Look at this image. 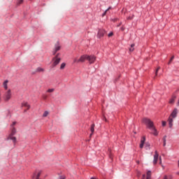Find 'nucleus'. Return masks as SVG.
I'll use <instances>...</instances> for the list:
<instances>
[{
  "instance_id": "nucleus-1",
  "label": "nucleus",
  "mask_w": 179,
  "mask_h": 179,
  "mask_svg": "<svg viewBox=\"0 0 179 179\" xmlns=\"http://www.w3.org/2000/svg\"><path fill=\"white\" fill-rule=\"evenodd\" d=\"M143 122L145 124V125H146L147 128L150 129V131H152V134L155 135V136H157V135H159L157 129H156V127H155L153 121H151L149 118L144 117L143 119Z\"/></svg>"
},
{
  "instance_id": "nucleus-2",
  "label": "nucleus",
  "mask_w": 179,
  "mask_h": 179,
  "mask_svg": "<svg viewBox=\"0 0 179 179\" xmlns=\"http://www.w3.org/2000/svg\"><path fill=\"white\" fill-rule=\"evenodd\" d=\"M90 62V56L87 55H84L80 57V59H74L73 64H78V62H85V61Z\"/></svg>"
},
{
  "instance_id": "nucleus-3",
  "label": "nucleus",
  "mask_w": 179,
  "mask_h": 179,
  "mask_svg": "<svg viewBox=\"0 0 179 179\" xmlns=\"http://www.w3.org/2000/svg\"><path fill=\"white\" fill-rule=\"evenodd\" d=\"M12 97V92L10 90H8L7 92H5L3 99L5 101H9Z\"/></svg>"
},
{
  "instance_id": "nucleus-4",
  "label": "nucleus",
  "mask_w": 179,
  "mask_h": 179,
  "mask_svg": "<svg viewBox=\"0 0 179 179\" xmlns=\"http://www.w3.org/2000/svg\"><path fill=\"white\" fill-rule=\"evenodd\" d=\"M52 62H53L52 64V68H55V66H57V65L61 62V59L60 57H58V56H55L52 58Z\"/></svg>"
},
{
  "instance_id": "nucleus-5",
  "label": "nucleus",
  "mask_w": 179,
  "mask_h": 179,
  "mask_svg": "<svg viewBox=\"0 0 179 179\" xmlns=\"http://www.w3.org/2000/svg\"><path fill=\"white\" fill-rule=\"evenodd\" d=\"M105 34H106V31L104 29H99L97 37L98 38H101L102 37H104Z\"/></svg>"
},
{
  "instance_id": "nucleus-6",
  "label": "nucleus",
  "mask_w": 179,
  "mask_h": 179,
  "mask_svg": "<svg viewBox=\"0 0 179 179\" xmlns=\"http://www.w3.org/2000/svg\"><path fill=\"white\" fill-rule=\"evenodd\" d=\"M157 160H159V153L157 150H155L154 155L153 164H157Z\"/></svg>"
},
{
  "instance_id": "nucleus-7",
  "label": "nucleus",
  "mask_w": 179,
  "mask_h": 179,
  "mask_svg": "<svg viewBox=\"0 0 179 179\" xmlns=\"http://www.w3.org/2000/svg\"><path fill=\"white\" fill-rule=\"evenodd\" d=\"M177 114H178V109H177V108H174V110L171 113V117H172V118H176L177 117Z\"/></svg>"
},
{
  "instance_id": "nucleus-8",
  "label": "nucleus",
  "mask_w": 179,
  "mask_h": 179,
  "mask_svg": "<svg viewBox=\"0 0 179 179\" xmlns=\"http://www.w3.org/2000/svg\"><path fill=\"white\" fill-rule=\"evenodd\" d=\"M168 122H169V128H173V120L171 117V116H170L168 119Z\"/></svg>"
},
{
  "instance_id": "nucleus-9",
  "label": "nucleus",
  "mask_w": 179,
  "mask_h": 179,
  "mask_svg": "<svg viewBox=\"0 0 179 179\" xmlns=\"http://www.w3.org/2000/svg\"><path fill=\"white\" fill-rule=\"evenodd\" d=\"M9 139H10V141H13V143H16V137L10 134L8 136V138H7V141H9Z\"/></svg>"
},
{
  "instance_id": "nucleus-10",
  "label": "nucleus",
  "mask_w": 179,
  "mask_h": 179,
  "mask_svg": "<svg viewBox=\"0 0 179 179\" xmlns=\"http://www.w3.org/2000/svg\"><path fill=\"white\" fill-rule=\"evenodd\" d=\"M176 99H177V96L176 95H173L169 100V104H174V101H176Z\"/></svg>"
},
{
  "instance_id": "nucleus-11",
  "label": "nucleus",
  "mask_w": 179,
  "mask_h": 179,
  "mask_svg": "<svg viewBox=\"0 0 179 179\" xmlns=\"http://www.w3.org/2000/svg\"><path fill=\"white\" fill-rule=\"evenodd\" d=\"M61 50V45H59V42H57V43L55 45V50L59 51Z\"/></svg>"
},
{
  "instance_id": "nucleus-12",
  "label": "nucleus",
  "mask_w": 179,
  "mask_h": 179,
  "mask_svg": "<svg viewBox=\"0 0 179 179\" xmlns=\"http://www.w3.org/2000/svg\"><path fill=\"white\" fill-rule=\"evenodd\" d=\"M22 107H27V110L30 109V104H29V103L24 101L22 103Z\"/></svg>"
},
{
  "instance_id": "nucleus-13",
  "label": "nucleus",
  "mask_w": 179,
  "mask_h": 179,
  "mask_svg": "<svg viewBox=\"0 0 179 179\" xmlns=\"http://www.w3.org/2000/svg\"><path fill=\"white\" fill-rule=\"evenodd\" d=\"M96 61V57L94 55L90 56V64H93Z\"/></svg>"
},
{
  "instance_id": "nucleus-14",
  "label": "nucleus",
  "mask_w": 179,
  "mask_h": 179,
  "mask_svg": "<svg viewBox=\"0 0 179 179\" xmlns=\"http://www.w3.org/2000/svg\"><path fill=\"white\" fill-rule=\"evenodd\" d=\"M90 131H91L90 136H92V135H93V132H94V124H92L91 125Z\"/></svg>"
},
{
  "instance_id": "nucleus-15",
  "label": "nucleus",
  "mask_w": 179,
  "mask_h": 179,
  "mask_svg": "<svg viewBox=\"0 0 179 179\" xmlns=\"http://www.w3.org/2000/svg\"><path fill=\"white\" fill-rule=\"evenodd\" d=\"M8 80H6L4 82H3V87L6 90H8Z\"/></svg>"
},
{
  "instance_id": "nucleus-16",
  "label": "nucleus",
  "mask_w": 179,
  "mask_h": 179,
  "mask_svg": "<svg viewBox=\"0 0 179 179\" xmlns=\"http://www.w3.org/2000/svg\"><path fill=\"white\" fill-rule=\"evenodd\" d=\"M11 133L10 135L14 136L16 134V128L15 127H11Z\"/></svg>"
},
{
  "instance_id": "nucleus-17",
  "label": "nucleus",
  "mask_w": 179,
  "mask_h": 179,
  "mask_svg": "<svg viewBox=\"0 0 179 179\" xmlns=\"http://www.w3.org/2000/svg\"><path fill=\"white\" fill-rule=\"evenodd\" d=\"M145 148V150H150V143H146Z\"/></svg>"
},
{
  "instance_id": "nucleus-18",
  "label": "nucleus",
  "mask_w": 179,
  "mask_h": 179,
  "mask_svg": "<svg viewBox=\"0 0 179 179\" xmlns=\"http://www.w3.org/2000/svg\"><path fill=\"white\" fill-rule=\"evenodd\" d=\"M152 171H148V172H147V177H146V179H150V177H151V176H152Z\"/></svg>"
},
{
  "instance_id": "nucleus-19",
  "label": "nucleus",
  "mask_w": 179,
  "mask_h": 179,
  "mask_svg": "<svg viewBox=\"0 0 179 179\" xmlns=\"http://www.w3.org/2000/svg\"><path fill=\"white\" fill-rule=\"evenodd\" d=\"M36 72H44V69L41 67H38L36 70Z\"/></svg>"
},
{
  "instance_id": "nucleus-20",
  "label": "nucleus",
  "mask_w": 179,
  "mask_h": 179,
  "mask_svg": "<svg viewBox=\"0 0 179 179\" xmlns=\"http://www.w3.org/2000/svg\"><path fill=\"white\" fill-rule=\"evenodd\" d=\"M23 3V0H17V5L19 6L20 5H22Z\"/></svg>"
},
{
  "instance_id": "nucleus-21",
  "label": "nucleus",
  "mask_w": 179,
  "mask_h": 179,
  "mask_svg": "<svg viewBox=\"0 0 179 179\" xmlns=\"http://www.w3.org/2000/svg\"><path fill=\"white\" fill-rule=\"evenodd\" d=\"M145 141H146V138L145 136H143L141 141V143H143V145H145Z\"/></svg>"
},
{
  "instance_id": "nucleus-22",
  "label": "nucleus",
  "mask_w": 179,
  "mask_h": 179,
  "mask_svg": "<svg viewBox=\"0 0 179 179\" xmlns=\"http://www.w3.org/2000/svg\"><path fill=\"white\" fill-rule=\"evenodd\" d=\"M66 66V64L62 63L60 66V69H64Z\"/></svg>"
},
{
  "instance_id": "nucleus-23",
  "label": "nucleus",
  "mask_w": 179,
  "mask_h": 179,
  "mask_svg": "<svg viewBox=\"0 0 179 179\" xmlns=\"http://www.w3.org/2000/svg\"><path fill=\"white\" fill-rule=\"evenodd\" d=\"M54 88H52V89H48V90H47V92H48V93H52V92H54Z\"/></svg>"
},
{
  "instance_id": "nucleus-24",
  "label": "nucleus",
  "mask_w": 179,
  "mask_h": 179,
  "mask_svg": "<svg viewBox=\"0 0 179 179\" xmlns=\"http://www.w3.org/2000/svg\"><path fill=\"white\" fill-rule=\"evenodd\" d=\"M48 115V111L45 110L43 115V117H47Z\"/></svg>"
},
{
  "instance_id": "nucleus-25",
  "label": "nucleus",
  "mask_w": 179,
  "mask_h": 179,
  "mask_svg": "<svg viewBox=\"0 0 179 179\" xmlns=\"http://www.w3.org/2000/svg\"><path fill=\"white\" fill-rule=\"evenodd\" d=\"M15 125H16V122H13L12 124H10L11 128H15Z\"/></svg>"
},
{
  "instance_id": "nucleus-26",
  "label": "nucleus",
  "mask_w": 179,
  "mask_h": 179,
  "mask_svg": "<svg viewBox=\"0 0 179 179\" xmlns=\"http://www.w3.org/2000/svg\"><path fill=\"white\" fill-rule=\"evenodd\" d=\"M173 59H174V56H172L168 64L170 65V64H171V61H173Z\"/></svg>"
},
{
  "instance_id": "nucleus-27",
  "label": "nucleus",
  "mask_w": 179,
  "mask_h": 179,
  "mask_svg": "<svg viewBox=\"0 0 179 179\" xmlns=\"http://www.w3.org/2000/svg\"><path fill=\"white\" fill-rule=\"evenodd\" d=\"M65 178H66L65 176H60L58 178V179H65Z\"/></svg>"
},
{
  "instance_id": "nucleus-28",
  "label": "nucleus",
  "mask_w": 179,
  "mask_h": 179,
  "mask_svg": "<svg viewBox=\"0 0 179 179\" xmlns=\"http://www.w3.org/2000/svg\"><path fill=\"white\" fill-rule=\"evenodd\" d=\"M57 51L55 50V49H54V50L52 51V55H55V54H57Z\"/></svg>"
},
{
  "instance_id": "nucleus-29",
  "label": "nucleus",
  "mask_w": 179,
  "mask_h": 179,
  "mask_svg": "<svg viewBox=\"0 0 179 179\" xmlns=\"http://www.w3.org/2000/svg\"><path fill=\"white\" fill-rule=\"evenodd\" d=\"M107 10H105V12L102 14V17H104L105 15H106Z\"/></svg>"
},
{
  "instance_id": "nucleus-30",
  "label": "nucleus",
  "mask_w": 179,
  "mask_h": 179,
  "mask_svg": "<svg viewBox=\"0 0 179 179\" xmlns=\"http://www.w3.org/2000/svg\"><path fill=\"white\" fill-rule=\"evenodd\" d=\"M134 50H135L134 48H129V52H132V51H134Z\"/></svg>"
},
{
  "instance_id": "nucleus-31",
  "label": "nucleus",
  "mask_w": 179,
  "mask_h": 179,
  "mask_svg": "<svg viewBox=\"0 0 179 179\" xmlns=\"http://www.w3.org/2000/svg\"><path fill=\"white\" fill-rule=\"evenodd\" d=\"M159 69H160V67H158L155 71V74L157 75V72H159Z\"/></svg>"
},
{
  "instance_id": "nucleus-32",
  "label": "nucleus",
  "mask_w": 179,
  "mask_h": 179,
  "mask_svg": "<svg viewBox=\"0 0 179 179\" xmlns=\"http://www.w3.org/2000/svg\"><path fill=\"white\" fill-rule=\"evenodd\" d=\"M162 127H166V122L165 121H162Z\"/></svg>"
},
{
  "instance_id": "nucleus-33",
  "label": "nucleus",
  "mask_w": 179,
  "mask_h": 179,
  "mask_svg": "<svg viewBox=\"0 0 179 179\" xmlns=\"http://www.w3.org/2000/svg\"><path fill=\"white\" fill-rule=\"evenodd\" d=\"M167 138V136H164V137H163V141L164 142H166V138Z\"/></svg>"
},
{
  "instance_id": "nucleus-34",
  "label": "nucleus",
  "mask_w": 179,
  "mask_h": 179,
  "mask_svg": "<svg viewBox=\"0 0 179 179\" xmlns=\"http://www.w3.org/2000/svg\"><path fill=\"white\" fill-rule=\"evenodd\" d=\"M113 32H110L108 34V37H111V36H113Z\"/></svg>"
},
{
  "instance_id": "nucleus-35",
  "label": "nucleus",
  "mask_w": 179,
  "mask_h": 179,
  "mask_svg": "<svg viewBox=\"0 0 179 179\" xmlns=\"http://www.w3.org/2000/svg\"><path fill=\"white\" fill-rule=\"evenodd\" d=\"M143 145H145V144H143V143H141L140 144V148L141 149L143 148Z\"/></svg>"
},
{
  "instance_id": "nucleus-36",
  "label": "nucleus",
  "mask_w": 179,
  "mask_h": 179,
  "mask_svg": "<svg viewBox=\"0 0 179 179\" xmlns=\"http://www.w3.org/2000/svg\"><path fill=\"white\" fill-rule=\"evenodd\" d=\"M145 178H146V175L143 174V176H142V179H145Z\"/></svg>"
},
{
  "instance_id": "nucleus-37",
  "label": "nucleus",
  "mask_w": 179,
  "mask_h": 179,
  "mask_svg": "<svg viewBox=\"0 0 179 179\" xmlns=\"http://www.w3.org/2000/svg\"><path fill=\"white\" fill-rule=\"evenodd\" d=\"M134 47H135V44L132 43V44L131 45V48H134Z\"/></svg>"
},
{
  "instance_id": "nucleus-38",
  "label": "nucleus",
  "mask_w": 179,
  "mask_h": 179,
  "mask_svg": "<svg viewBox=\"0 0 179 179\" xmlns=\"http://www.w3.org/2000/svg\"><path fill=\"white\" fill-rule=\"evenodd\" d=\"M164 179H169V178H167V176H164Z\"/></svg>"
},
{
  "instance_id": "nucleus-39",
  "label": "nucleus",
  "mask_w": 179,
  "mask_h": 179,
  "mask_svg": "<svg viewBox=\"0 0 179 179\" xmlns=\"http://www.w3.org/2000/svg\"><path fill=\"white\" fill-rule=\"evenodd\" d=\"M110 8H111V7H108V8L106 10V12H107L108 10H110Z\"/></svg>"
},
{
  "instance_id": "nucleus-40",
  "label": "nucleus",
  "mask_w": 179,
  "mask_h": 179,
  "mask_svg": "<svg viewBox=\"0 0 179 179\" xmlns=\"http://www.w3.org/2000/svg\"><path fill=\"white\" fill-rule=\"evenodd\" d=\"M120 29H121V30H122V31H124V30H125V29H124V27H121Z\"/></svg>"
},
{
  "instance_id": "nucleus-41",
  "label": "nucleus",
  "mask_w": 179,
  "mask_h": 179,
  "mask_svg": "<svg viewBox=\"0 0 179 179\" xmlns=\"http://www.w3.org/2000/svg\"><path fill=\"white\" fill-rule=\"evenodd\" d=\"M163 146H166V141H164Z\"/></svg>"
},
{
  "instance_id": "nucleus-42",
  "label": "nucleus",
  "mask_w": 179,
  "mask_h": 179,
  "mask_svg": "<svg viewBox=\"0 0 179 179\" xmlns=\"http://www.w3.org/2000/svg\"><path fill=\"white\" fill-rule=\"evenodd\" d=\"M90 179H97V178H96L94 177H92V178H90Z\"/></svg>"
},
{
  "instance_id": "nucleus-43",
  "label": "nucleus",
  "mask_w": 179,
  "mask_h": 179,
  "mask_svg": "<svg viewBox=\"0 0 179 179\" xmlns=\"http://www.w3.org/2000/svg\"><path fill=\"white\" fill-rule=\"evenodd\" d=\"M59 55V53H57V55H56L55 57H57V58H58Z\"/></svg>"
},
{
  "instance_id": "nucleus-44",
  "label": "nucleus",
  "mask_w": 179,
  "mask_h": 179,
  "mask_svg": "<svg viewBox=\"0 0 179 179\" xmlns=\"http://www.w3.org/2000/svg\"><path fill=\"white\" fill-rule=\"evenodd\" d=\"M159 159H160V162L159 163H162V157H160Z\"/></svg>"
},
{
  "instance_id": "nucleus-45",
  "label": "nucleus",
  "mask_w": 179,
  "mask_h": 179,
  "mask_svg": "<svg viewBox=\"0 0 179 179\" xmlns=\"http://www.w3.org/2000/svg\"><path fill=\"white\" fill-rule=\"evenodd\" d=\"M26 111H27V110H24V113H26Z\"/></svg>"
},
{
  "instance_id": "nucleus-46",
  "label": "nucleus",
  "mask_w": 179,
  "mask_h": 179,
  "mask_svg": "<svg viewBox=\"0 0 179 179\" xmlns=\"http://www.w3.org/2000/svg\"><path fill=\"white\" fill-rule=\"evenodd\" d=\"M177 174H178V176H179V172H177Z\"/></svg>"
},
{
  "instance_id": "nucleus-47",
  "label": "nucleus",
  "mask_w": 179,
  "mask_h": 179,
  "mask_svg": "<svg viewBox=\"0 0 179 179\" xmlns=\"http://www.w3.org/2000/svg\"><path fill=\"white\" fill-rule=\"evenodd\" d=\"M128 19H131V17H128Z\"/></svg>"
},
{
  "instance_id": "nucleus-48",
  "label": "nucleus",
  "mask_w": 179,
  "mask_h": 179,
  "mask_svg": "<svg viewBox=\"0 0 179 179\" xmlns=\"http://www.w3.org/2000/svg\"><path fill=\"white\" fill-rule=\"evenodd\" d=\"M118 26H121V24H119V25Z\"/></svg>"
}]
</instances>
